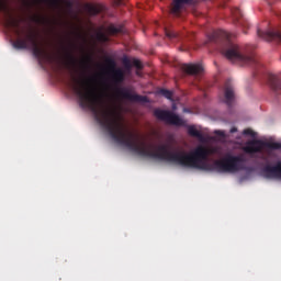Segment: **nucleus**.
Instances as JSON below:
<instances>
[{"instance_id": "nucleus-24", "label": "nucleus", "mask_w": 281, "mask_h": 281, "mask_svg": "<svg viewBox=\"0 0 281 281\" xmlns=\"http://www.w3.org/2000/svg\"><path fill=\"white\" fill-rule=\"evenodd\" d=\"M132 65L133 67H136V69H142V61L138 59H133Z\"/></svg>"}, {"instance_id": "nucleus-25", "label": "nucleus", "mask_w": 281, "mask_h": 281, "mask_svg": "<svg viewBox=\"0 0 281 281\" xmlns=\"http://www.w3.org/2000/svg\"><path fill=\"white\" fill-rule=\"evenodd\" d=\"M89 12L91 14H99L100 13V10L95 7H89Z\"/></svg>"}, {"instance_id": "nucleus-15", "label": "nucleus", "mask_w": 281, "mask_h": 281, "mask_svg": "<svg viewBox=\"0 0 281 281\" xmlns=\"http://www.w3.org/2000/svg\"><path fill=\"white\" fill-rule=\"evenodd\" d=\"M106 32L111 36H115V34H122L123 29L122 26H115L114 24H111L110 26H108Z\"/></svg>"}, {"instance_id": "nucleus-5", "label": "nucleus", "mask_w": 281, "mask_h": 281, "mask_svg": "<svg viewBox=\"0 0 281 281\" xmlns=\"http://www.w3.org/2000/svg\"><path fill=\"white\" fill-rule=\"evenodd\" d=\"M154 115L157 120L171 124V126H186V121L171 111L157 109L154 111Z\"/></svg>"}, {"instance_id": "nucleus-20", "label": "nucleus", "mask_w": 281, "mask_h": 281, "mask_svg": "<svg viewBox=\"0 0 281 281\" xmlns=\"http://www.w3.org/2000/svg\"><path fill=\"white\" fill-rule=\"evenodd\" d=\"M123 65L125 69H131V67H133V63H131V59H128V57L123 58Z\"/></svg>"}, {"instance_id": "nucleus-2", "label": "nucleus", "mask_w": 281, "mask_h": 281, "mask_svg": "<svg viewBox=\"0 0 281 281\" xmlns=\"http://www.w3.org/2000/svg\"><path fill=\"white\" fill-rule=\"evenodd\" d=\"M0 12L5 16L7 27L14 30V33L18 35V40L13 43L15 49H31L33 56L40 60H48L52 63V55L45 50V48L40 47L38 40L36 38V33L29 30H21V21L10 14V8L5 0H0Z\"/></svg>"}, {"instance_id": "nucleus-22", "label": "nucleus", "mask_w": 281, "mask_h": 281, "mask_svg": "<svg viewBox=\"0 0 281 281\" xmlns=\"http://www.w3.org/2000/svg\"><path fill=\"white\" fill-rule=\"evenodd\" d=\"M243 135H249L250 137H256V132L251 128H246L243 131Z\"/></svg>"}, {"instance_id": "nucleus-1", "label": "nucleus", "mask_w": 281, "mask_h": 281, "mask_svg": "<svg viewBox=\"0 0 281 281\" xmlns=\"http://www.w3.org/2000/svg\"><path fill=\"white\" fill-rule=\"evenodd\" d=\"M89 110L102 128L106 130L113 142L124 146V148H128L131 153L138 155V157L168 161V164H176L177 166H182V168H195L206 172H238L244 168L245 158L232 154L226 155L223 159L215 160L213 164H209L210 155H214L216 149L205 146H198L190 154L184 150L170 151V146L168 145H160L157 147V151H153L150 146L146 145L144 140H139V135L124 128L117 110L102 108V99H100L95 88L91 87L90 83Z\"/></svg>"}, {"instance_id": "nucleus-6", "label": "nucleus", "mask_w": 281, "mask_h": 281, "mask_svg": "<svg viewBox=\"0 0 281 281\" xmlns=\"http://www.w3.org/2000/svg\"><path fill=\"white\" fill-rule=\"evenodd\" d=\"M115 93L121 100H128V102H148L147 97L133 93L128 88H116Z\"/></svg>"}, {"instance_id": "nucleus-10", "label": "nucleus", "mask_w": 281, "mask_h": 281, "mask_svg": "<svg viewBox=\"0 0 281 281\" xmlns=\"http://www.w3.org/2000/svg\"><path fill=\"white\" fill-rule=\"evenodd\" d=\"M268 83L274 93L281 95V72L279 75L270 74L268 76Z\"/></svg>"}, {"instance_id": "nucleus-17", "label": "nucleus", "mask_w": 281, "mask_h": 281, "mask_svg": "<svg viewBox=\"0 0 281 281\" xmlns=\"http://www.w3.org/2000/svg\"><path fill=\"white\" fill-rule=\"evenodd\" d=\"M95 40L99 43H109V36L106 35V33H103V32H98L95 34Z\"/></svg>"}, {"instance_id": "nucleus-21", "label": "nucleus", "mask_w": 281, "mask_h": 281, "mask_svg": "<svg viewBox=\"0 0 281 281\" xmlns=\"http://www.w3.org/2000/svg\"><path fill=\"white\" fill-rule=\"evenodd\" d=\"M89 63H91V58L90 57H87L85 59L81 60V66L85 68V69H89Z\"/></svg>"}, {"instance_id": "nucleus-27", "label": "nucleus", "mask_w": 281, "mask_h": 281, "mask_svg": "<svg viewBox=\"0 0 281 281\" xmlns=\"http://www.w3.org/2000/svg\"><path fill=\"white\" fill-rule=\"evenodd\" d=\"M215 135H220V137H225V132L221 131V130H216Z\"/></svg>"}, {"instance_id": "nucleus-16", "label": "nucleus", "mask_w": 281, "mask_h": 281, "mask_svg": "<svg viewBox=\"0 0 281 281\" xmlns=\"http://www.w3.org/2000/svg\"><path fill=\"white\" fill-rule=\"evenodd\" d=\"M67 60H68V65H70V67H76V65H78V59L74 55L72 50H68Z\"/></svg>"}, {"instance_id": "nucleus-29", "label": "nucleus", "mask_w": 281, "mask_h": 281, "mask_svg": "<svg viewBox=\"0 0 281 281\" xmlns=\"http://www.w3.org/2000/svg\"><path fill=\"white\" fill-rule=\"evenodd\" d=\"M49 1L50 3H54V4L58 3V0H49Z\"/></svg>"}, {"instance_id": "nucleus-7", "label": "nucleus", "mask_w": 281, "mask_h": 281, "mask_svg": "<svg viewBox=\"0 0 281 281\" xmlns=\"http://www.w3.org/2000/svg\"><path fill=\"white\" fill-rule=\"evenodd\" d=\"M105 63L112 74V82H114V85H121V82H124V70H122V68H116L117 64L115 63V59L108 58Z\"/></svg>"}, {"instance_id": "nucleus-30", "label": "nucleus", "mask_w": 281, "mask_h": 281, "mask_svg": "<svg viewBox=\"0 0 281 281\" xmlns=\"http://www.w3.org/2000/svg\"><path fill=\"white\" fill-rule=\"evenodd\" d=\"M70 45H71V47H76V44H74V43H70Z\"/></svg>"}, {"instance_id": "nucleus-14", "label": "nucleus", "mask_w": 281, "mask_h": 281, "mask_svg": "<svg viewBox=\"0 0 281 281\" xmlns=\"http://www.w3.org/2000/svg\"><path fill=\"white\" fill-rule=\"evenodd\" d=\"M188 133L191 137H196L200 142H205V137L203 136V133H201L194 125H190L188 127Z\"/></svg>"}, {"instance_id": "nucleus-12", "label": "nucleus", "mask_w": 281, "mask_h": 281, "mask_svg": "<svg viewBox=\"0 0 281 281\" xmlns=\"http://www.w3.org/2000/svg\"><path fill=\"white\" fill-rule=\"evenodd\" d=\"M181 69L189 76H196L203 71V66L201 64H183Z\"/></svg>"}, {"instance_id": "nucleus-13", "label": "nucleus", "mask_w": 281, "mask_h": 281, "mask_svg": "<svg viewBox=\"0 0 281 281\" xmlns=\"http://www.w3.org/2000/svg\"><path fill=\"white\" fill-rule=\"evenodd\" d=\"M190 3H192V0H173V7L171 8V13L179 14V12H181V8Z\"/></svg>"}, {"instance_id": "nucleus-19", "label": "nucleus", "mask_w": 281, "mask_h": 281, "mask_svg": "<svg viewBox=\"0 0 281 281\" xmlns=\"http://www.w3.org/2000/svg\"><path fill=\"white\" fill-rule=\"evenodd\" d=\"M166 37L167 38H179V33L175 32V31H165Z\"/></svg>"}, {"instance_id": "nucleus-26", "label": "nucleus", "mask_w": 281, "mask_h": 281, "mask_svg": "<svg viewBox=\"0 0 281 281\" xmlns=\"http://www.w3.org/2000/svg\"><path fill=\"white\" fill-rule=\"evenodd\" d=\"M35 23H45V18L36 15L34 18Z\"/></svg>"}, {"instance_id": "nucleus-23", "label": "nucleus", "mask_w": 281, "mask_h": 281, "mask_svg": "<svg viewBox=\"0 0 281 281\" xmlns=\"http://www.w3.org/2000/svg\"><path fill=\"white\" fill-rule=\"evenodd\" d=\"M233 16H235L237 20L239 19V16H243V12L240 11V9L236 8L235 10H233Z\"/></svg>"}, {"instance_id": "nucleus-18", "label": "nucleus", "mask_w": 281, "mask_h": 281, "mask_svg": "<svg viewBox=\"0 0 281 281\" xmlns=\"http://www.w3.org/2000/svg\"><path fill=\"white\" fill-rule=\"evenodd\" d=\"M158 93L160 95H162L164 98H166L167 100H172V91L168 90V89H160L158 91Z\"/></svg>"}, {"instance_id": "nucleus-11", "label": "nucleus", "mask_w": 281, "mask_h": 281, "mask_svg": "<svg viewBox=\"0 0 281 281\" xmlns=\"http://www.w3.org/2000/svg\"><path fill=\"white\" fill-rule=\"evenodd\" d=\"M234 86H232V81H226L224 86V102L227 106H232L234 103Z\"/></svg>"}, {"instance_id": "nucleus-3", "label": "nucleus", "mask_w": 281, "mask_h": 281, "mask_svg": "<svg viewBox=\"0 0 281 281\" xmlns=\"http://www.w3.org/2000/svg\"><path fill=\"white\" fill-rule=\"evenodd\" d=\"M209 41L221 46V53L227 60L239 63L240 65H256V58L243 54L240 46L234 44L232 40H229L228 32L223 30L215 31L209 36Z\"/></svg>"}, {"instance_id": "nucleus-9", "label": "nucleus", "mask_w": 281, "mask_h": 281, "mask_svg": "<svg viewBox=\"0 0 281 281\" xmlns=\"http://www.w3.org/2000/svg\"><path fill=\"white\" fill-rule=\"evenodd\" d=\"M257 35L263 41H279L281 43V30L262 32L257 30Z\"/></svg>"}, {"instance_id": "nucleus-8", "label": "nucleus", "mask_w": 281, "mask_h": 281, "mask_svg": "<svg viewBox=\"0 0 281 281\" xmlns=\"http://www.w3.org/2000/svg\"><path fill=\"white\" fill-rule=\"evenodd\" d=\"M261 172L266 179H281V161H277L274 166L266 165Z\"/></svg>"}, {"instance_id": "nucleus-4", "label": "nucleus", "mask_w": 281, "mask_h": 281, "mask_svg": "<svg viewBox=\"0 0 281 281\" xmlns=\"http://www.w3.org/2000/svg\"><path fill=\"white\" fill-rule=\"evenodd\" d=\"M262 148H269L270 150H280L281 143L263 142L260 139H254L247 143L244 147V151L247 155H254V153H262Z\"/></svg>"}, {"instance_id": "nucleus-31", "label": "nucleus", "mask_w": 281, "mask_h": 281, "mask_svg": "<svg viewBox=\"0 0 281 281\" xmlns=\"http://www.w3.org/2000/svg\"><path fill=\"white\" fill-rule=\"evenodd\" d=\"M41 1L45 2V1H47V0H41Z\"/></svg>"}, {"instance_id": "nucleus-28", "label": "nucleus", "mask_w": 281, "mask_h": 281, "mask_svg": "<svg viewBox=\"0 0 281 281\" xmlns=\"http://www.w3.org/2000/svg\"><path fill=\"white\" fill-rule=\"evenodd\" d=\"M237 132H238V128H236V127L231 128V133H237Z\"/></svg>"}]
</instances>
